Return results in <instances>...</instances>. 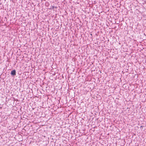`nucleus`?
Instances as JSON below:
<instances>
[{
    "instance_id": "nucleus-1",
    "label": "nucleus",
    "mask_w": 146,
    "mask_h": 146,
    "mask_svg": "<svg viewBox=\"0 0 146 146\" xmlns=\"http://www.w3.org/2000/svg\"><path fill=\"white\" fill-rule=\"evenodd\" d=\"M11 75L12 76H14L16 75V71L15 70H13L10 73Z\"/></svg>"
},
{
    "instance_id": "nucleus-2",
    "label": "nucleus",
    "mask_w": 146,
    "mask_h": 146,
    "mask_svg": "<svg viewBox=\"0 0 146 146\" xmlns=\"http://www.w3.org/2000/svg\"><path fill=\"white\" fill-rule=\"evenodd\" d=\"M45 5L46 7H48L50 5V3L48 2H46L45 3Z\"/></svg>"
},
{
    "instance_id": "nucleus-3",
    "label": "nucleus",
    "mask_w": 146,
    "mask_h": 146,
    "mask_svg": "<svg viewBox=\"0 0 146 146\" xmlns=\"http://www.w3.org/2000/svg\"><path fill=\"white\" fill-rule=\"evenodd\" d=\"M56 8V7H55V6H53L52 7V8H50L49 9H54V8Z\"/></svg>"
}]
</instances>
